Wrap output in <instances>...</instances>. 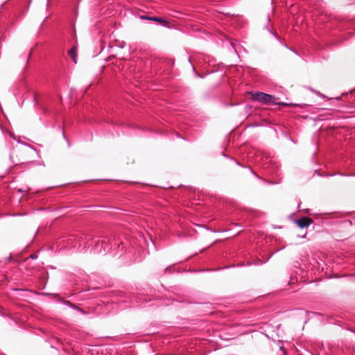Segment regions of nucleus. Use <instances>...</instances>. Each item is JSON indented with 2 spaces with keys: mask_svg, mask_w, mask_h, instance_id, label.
Instances as JSON below:
<instances>
[{
  "mask_svg": "<svg viewBox=\"0 0 355 355\" xmlns=\"http://www.w3.org/2000/svg\"><path fill=\"white\" fill-rule=\"evenodd\" d=\"M141 18L146 19H148V20H150V21H158V22H160V23L166 22V21L165 19H164L163 18H162V17H145V16H144V17H141Z\"/></svg>",
  "mask_w": 355,
  "mask_h": 355,
  "instance_id": "20e7f679",
  "label": "nucleus"
},
{
  "mask_svg": "<svg viewBox=\"0 0 355 355\" xmlns=\"http://www.w3.org/2000/svg\"><path fill=\"white\" fill-rule=\"evenodd\" d=\"M175 13H176V15H174V17H177V18H180V17L178 15H180V12H179L175 11Z\"/></svg>",
  "mask_w": 355,
  "mask_h": 355,
  "instance_id": "39448f33",
  "label": "nucleus"
},
{
  "mask_svg": "<svg viewBox=\"0 0 355 355\" xmlns=\"http://www.w3.org/2000/svg\"><path fill=\"white\" fill-rule=\"evenodd\" d=\"M251 99L253 101L260 102L265 105H270L275 103V97L272 95L266 94L261 92H252L251 94Z\"/></svg>",
  "mask_w": 355,
  "mask_h": 355,
  "instance_id": "f257e3e1",
  "label": "nucleus"
},
{
  "mask_svg": "<svg viewBox=\"0 0 355 355\" xmlns=\"http://www.w3.org/2000/svg\"><path fill=\"white\" fill-rule=\"evenodd\" d=\"M295 223L300 228L307 227L313 223V220L309 217H302L295 220Z\"/></svg>",
  "mask_w": 355,
  "mask_h": 355,
  "instance_id": "f03ea898",
  "label": "nucleus"
},
{
  "mask_svg": "<svg viewBox=\"0 0 355 355\" xmlns=\"http://www.w3.org/2000/svg\"><path fill=\"white\" fill-rule=\"evenodd\" d=\"M69 55L71 57L74 63L77 62V49L73 46L69 51Z\"/></svg>",
  "mask_w": 355,
  "mask_h": 355,
  "instance_id": "7ed1b4c3",
  "label": "nucleus"
}]
</instances>
